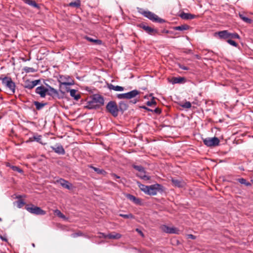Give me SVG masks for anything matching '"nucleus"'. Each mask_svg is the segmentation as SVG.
Here are the masks:
<instances>
[{
    "mask_svg": "<svg viewBox=\"0 0 253 253\" xmlns=\"http://www.w3.org/2000/svg\"><path fill=\"white\" fill-rule=\"evenodd\" d=\"M51 148L55 153L59 155H64L65 151L61 144H56L55 146H51Z\"/></svg>",
    "mask_w": 253,
    "mask_h": 253,
    "instance_id": "obj_14",
    "label": "nucleus"
},
{
    "mask_svg": "<svg viewBox=\"0 0 253 253\" xmlns=\"http://www.w3.org/2000/svg\"><path fill=\"white\" fill-rule=\"evenodd\" d=\"M229 38L231 39H239L240 36L237 33H229Z\"/></svg>",
    "mask_w": 253,
    "mask_h": 253,
    "instance_id": "obj_41",
    "label": "nucleus"
},
{
    "mask_svg": "<svg viewBox=\"0 0 253 253\" xmlns=\"http://www.w3.org/2000/svg\"><path fill=\"white\" fill-rule=\"evenodd\" d=\"M181 106L186 109H189L191 107V104L189 101H186L183 104L181 105Z\"/></svg>",
    "mask_w": 253,
    "mask_h": 253,
    "instance_id": "obj_39",
    "label": "nucleus"
},
{
    "mask_svg": "<svg viewBox=\"0 0 253 253\" xmlns=\"http://www.w3.org/2000/svg\"><path fill=\"white\" fill-rule=\"evenodd\" d=\"M11 169H12V170H13L14 171H18V172L19 173H22L23 172V170L20 169L19 168H18V167H16V166H12L11 167Z\"/></svg>",
    "mask_w": 253,
    "mask_h": 253,
    "instance_id": "obj_46",
    "label": "nucleus"
},
{
    "mask_svg": "<svg viewBox=\"0 0 253 253\" xmlns=\"http://www.w3.org/2000/svg\"><path fill=\"white\" fill-rule=\"evenodd\" d=\"M0 237L2 240L4 241H7V239L5 238H4L2 236H0Z\"/></svg>",
    "mask_w": 253,
    "mask_h": 253,
    "instance_id": "obj_53",
    "label": "nucleus"
},
{
    "mask_svg": "<svg viewBox=\"0 0 253 253\" xmlns=\"http://www.w3.org/2000/svg\"><path fill=\"white\" fill-rule=\"evenodd\" d=\"M108 87L110 90H114L116 91H122L124 90V87L119 85H114L112 84H108Z\"/></svg>",
    "mask_w": 253,
    "mask_h": 253,
    "instance_id": "obj_22",
    "label": "nucleus"
},
{
    "mask_svg": "<svg viewBox=\"0 0 253 253\" xmlns=\"http://www.w3.org/2000/svg\"><path fill=\"white\" fill-rule=\"evenodd\" d=\"M112 176L114 177V178H120V176L117 175L116 174H113L112 175Z\"/></svg>",
    "mask_w": 253,
    "mask_h": 253,
    "instance_id": "obj_52",
    "label": "nucleus"
},
{
    "mask_svg": "<svg viewBox=\"0 0 253 253\" xmlns=\"http://www.w3.org/2000/svg\"><path fill=\"white\" fill-rule=\"evenodd\" d=\"M144 109H147L148 110L151 111V110L147 109L146 107H144Z\"/></svg>",
    "mask_w": 253,
    "mask_h": 253,
    "instance_id": "obj_57",
    "label": "nucleus"
},
{
    "mask_svg": "<svg viewBox=\"0 0 253 253\" xmlns=\"http://www.w3.org/2000/svg\"><path fill=\"white\" fill-rule=\"evenodd\" d=\"M23 70L26 73H30V72L33 73L35 72V69L34 68H31V67H25L23 68Z\"/></svg>",
    "mask_w": 253,
    "mask_h": 253,
    "instance_id": "obj_40",
    "label": "nucleus"
},
{
    "mask_svg": "<svg viewBox=\"0 0 253 253\" xmlns=\"http://www.w3.org/2000/svg\"><path fill=\"white\" fill-rule=\"evenodd\" d=\"M120 216L121 217H124L125 218H132L133 217V215L131 214H120Z\"/></svg>",
    "mask_w": 253,
    "mask_h": 253,
    "instance_id": "obj_48",
    "label": "nucleus"
},
{
    "mask_svg": "<svg viewBox=\"0 0 253 253\" xmlns=\"http://www.w3.org/2000/svg\"><path fill=\"white\" fill-rule=\"evenodd\" d=\"M0 80H1L2 84L9 89L10 93L13 94L15 93V84L10 78L5 77L3 78H0Z\"/></svg>",
    "mask_w": 253,
    "mask_h": 253,
    "instance_id": "obj_2",
    "label": "nucleus"
},
{
    "mask_svg": "<svg viewBox=\"0 0 253 253\" xmlns=\"http://www.w3.org/2000/svg\"><path fill=\"white\" fill-rule=\"evenodd\" d=\"M184 80L185 79L184 78L174 77L172 79L171 82L172 84H180L182 83Z\"/></svg>",
    "mask_w": 253,
    "mask_h": 253,
    "instance_id": "obj_27",
    "label": "nucleus"
},
{
    "mask_svg": "<svg viewBox=\"0 0 253 253\" xmlns=\"http://www.w3.org/2000/svg\"><path fill=\"white\" fill-rule=\"evenodd\" d=\"M140 92L137 90L134 89L126 93V99H130L135 97L139 95Z\"/></svg>",
    "mask_w": 253,
    "mask_h": 253,
    "instance_id": "obj_18",
    "label": "nucleus"
},
{
    "mask_svg": "<svg viewBox=\"0 0 253 253\" xmlns=\"http://www.w3.org/2000/svg\"><path fill=\"white\" fill-rule=\"evenodd\" d=\"M161 229L163 231L169 234H178L179 231V230L176 228L169 227L166 225H162L161 226Z\"/></svg>",
    "mask_w": 253,
    "mask_h": 253,
    "instance_id": "obj_8",
    "label": "nucleus"
},
{
    "mask_svg": "<svg viewBox=\"0 0 253 253\" xmlns=\"http://www.w3.org/2000/svg\"><path fill=\"white\" fill-rule=\"evenodd\" d=\"M23 1L25 3L32 6V7H34L35 8L39 7L38 4L34 0H23Z\"/></svg>",
    "mask_w": 253,
    "mask_h": 253,
    "instance_id": "obj_28",
    "label": "nucleus"
},
{
    "mask_svg": "<svg viewBox=\"0 0 253 253\" xmlns=\"http://www.w3.org/2000/svg\"><path fill=\"white\" fill-rule=\"evenodd\" d=\"M171 181L173 185L175 187H183L185 185V183L179 179L172 178Z\"/></svg>",
    "mask_w": 253,
    "mask_h": 253,
    "instance_id": "obj_15",
    "label": "nucleus"
},
{
    "mask_svg": "<svg viewBox=\"0 0 253 253\" xmlns=\"http://www.w3.org/2000/svg\"><path fill=\"white\" fill-rule=\"evenodd\" d=\"M127 104L123 101H121L119 103V109L121 111H124L127 109Z\"/></svg>",
    "mask_w": 253,
    "mask_h": 253,
    "instance_id": "obj_32",
    "label": "nucleus"
},
{
    "mask_svg": "<svg viewBox=\"0 0 253 253\" xmlns=\"http://www.w3.org/2000/svg\"><path fill=\"white\" fill-rule=\"evenodd\" d=\"M32 246H33V247H35V244H34V243H33V244H32Z\"/></svg>",
    "mask_w": 253,
    "mask_h": 253,
    "instance_id": "obj_56",
    "label": "nucleus"
},
{
    "mask_svg": "<svg viewBox=\"0 0 253 253\" xmlns=\"http://www.w3.org/2000/svg\"><path fill=\"white\" fill-rule=\"evenodd\" d=\"M136 231H137L141 236H143V233L142 232V231L141 230H140L139 229H136Z\"/></svg>",
    "mask_w": 253,
    "mask_h": 253,
    "instance_id": "obj_51",
    "label": "nucleus"
},
{
    "mask_svg": "<svg viewBox=\"0 0 253 253\" xmlns=\"http://www.w3.org/2000/svg\"><path fill=\"white\" fill-rule=\"evenodd\" d=\"M133 167L134 169H135L136 170L139 171V172L141 171H142L144 168L141 166H136V165H133Z\"/></svg>",
    "mask_w": 253,
    "mask_h": 253,
    "instance_id": "obj_44",
    "label": "nucleus"
},
{
    "mask_svg": "<svg viewBox=\"0 0 253 253\" xmlns=\"http://www.w3.org/2000/svg\"><path fill=\"white\" fill-rule=\"evenodd\" d=\"M34 104L36 106V109L37 110L41 109L45 105V104L42 103L38 101H35Z\"/></svg>",
    "mask_w": 253,
    "mask_h": 253,
    "instance_id": "obj_36",
    "label": "nucleus"
},
{
    "mask_svg": "<svg viewBox=\"0 0 253 253\" xmlns=\"http://www.w3.org/2000/svg\"><path fill=\"white\" fill-rule=\"evenodd\" d=\"M1 90V89H0V91Z\"/></svg>",
    "mask_w": 253,
    "mask_h": 253,
    "instance_id": "obj_60",
    "label": "nucleus"
},
{
    "mask_svg": "<svg viewBox=\"0 0 253 253\" xmlns=\"http://www.w3.org/2000/svg\"><path fill=\"white\" fill-rule=\"evenodd\" d=\"M117 97L119 99H126V93L118 94Z\"/></svg>",
    "mask_w": 253,
    "mask_h": 253,
    "instance_id": "obj_42",
    "label": "nucleus"
},
{
    "mask_svg": "<svg viewBox=\"0 0 253 253\" xmlns=\"http://www.w3.org/2000/svg\"><path fill=\"white\" fill-rule=\"evenodd\" d=\"M75 236H75V234H74V235H73V237H75Z\"/></svg>",
    "mask_w": 253,
    "mask_h": 253,
    "instance_id": "obj_58",
    "label": "nucleus"
},
{
    "mask_svg": "<svg viewBox=\"0 0 253 253\" xmlns=\"http://www.w3.org/2000/svg\"><path fill=\"white\" fill-rule=\"evenodd\" d=\"M85 108L88 109H93L97 108V105L95 104L93 100L88 101L86 105L84 106Z\"/></svg>",
    "mask_w": 253,
    "mask_h": 253,
    "instance_id": "obj_24",
    "label": "nucleus"
},
{
    "mask_svg": "<svg viewBox=\"0 0 253 253\" xmlns=\"http://www.w3.org/2000/svg\"><path fill=\"white\" fill-rule=\"evenodd\" d=\"M54 213L60 218H61L64 220L67 219L66 217L59 210H54Z\"/></svg>",
    "mask_w": 253,
    "mask_h": 253,
    "instance_id": "obj_31",
    "label": "nucleus"
},
{
    "mask_svg": "<svg viewBox=\"0 0 253 253\" xmlns=\"http://www.w3.org/2000/svg\"><path fill=\"white\" fill-rule=\"evenodd\" d=\"M147 105L149 106H153V105H155L156 104V101L154 100V98H153V99L150 100V101H148L146 103Z\"/></svg>",
    "mask_w": 253,
    "mask_h": 253,
    "instance_id": "obj_43",
    "label": "nucleus"
},
{
    "mask_svg": "<svg viewBox=\"0 0 253 253\" xmlns=\"http://www.w3.org/2000/svg\"><path fill=\"white\" fill-rule=\"evenodd\" d=\"M26 210L31 213L37 215H44L46 212L40 207L33 205H27L25 207Z\"/></svg>",
    "mask_w": 253,
    "mask_h": 253,
    "instance_id": "obj_5",
    "label": "nucleus"
},
{
    "mask_svg": "<svg viewBox=\"0 0 253 253\" xmlns=\"http://www.w3.org/2000/svg\"><path fill=\"white\" fill-rule=\"evenodd\" d=\"M220 39H227L229 38V32L227 30L221 31L216 33Z\"/></svg>",
    "mask_w": 253,
    "mask_h": 253,
    "instance_id": "obj_19",
    "label": "nucleus"
},
{
    "mask_svg": "<svg viewBox=\"0 0 253 253\" xmlns=\"http://www.w3.org/2000/svg\"><path fill=\"white\" fill-rule=\"evenodd\" d=\"M90 168L92 169L95 171H96L98 174H104L105 173V171L103 169H100L93 166H91Z\"/></svg>",
    "mask_w": 253,
    "mask_h": 253,
    "instance_id": "obj_35",
    "label": "nucleus"
},
{
    "mask_svg": "<svg viewBox=\"0 0 253 253\" xmlns=\"http://www.w3.org/2000/svg\"><path fill=\"white\" fill-rule=\"evenodd\" d=\"M155 112L156 113H160L161 110L159 108H156L154 110Z\"/></svg>",
    "mask_w": 253,
    "mask_h": 253,
    "instance_id": "obj_50",
    "label": "nucleus"
},
{
    "mask_svg": "<svg viewBox=\"0 0 253 253\" xmlns=\"http://www.w3.org/2000/svg\"><path fill=\"white\" fill-rule=\"evenodd\" d=\"M93 101L95 103H99L100 105H103L104 103V100L102 96L98 94H95L92 97Z\"/></svg>",
    "mask_w": 253,
    "mask_h": 253,
    "instance_id": "obj_16",
    "label": "nucleus"
},
{
    "mask_svg": "<svg viewBox=\"0 0 253 253\" xmlns=\"http://www.w3.org/2000/svg\"><path fill=\"white\" fill-rule=\"evenodd\" d=\"M56 182L60 184L63 187L68 190H70L72 188V184L64 179L60 178L57 180Z\"/></svg>",
    "mask_w": 253,
    "mask_h": 253,
    "instance_id": "obj_12",
    "label": "nucleus"
},
{
    "mask_svg": "<svg viewBox=\"0 0 253 253\" xmlns=\"http://www.w3.org/2000/svg\"><path fill=\"white\" fill-rule=\"evenodd\" d=\"M86 39L90 42H95L97 44H100L101 43V41L100 40H95L90 37H86Z\"/></svg>",
    "mask_w": 253,
    "mask_h": 253,
    "instance_id": "obj_37",
    "label": "nucleus"
},
{
    "mask_svg": "<svg viewBox=\"0 0 253 253\" xmlns=\"http://www.w3.org/2000/svg\"><path fill=\"white\" fill-rule=\"evenodd\" d=\"M227 42L230 45L234 46L235 47H236L238 45L237 43L235 41L231 40L230 39H228L227 41Z\"/></svg>",
    "mask_w": 253,
    "mask_h": 253,
    "instance_id": "obj_45",
    "label": "nucleus"
},
{
    "mask_svg": "<svg viewBox=\"0 0 253 253\" xmlns=\"http://www.w3.org/2000/svg\"><path fill=\"white\" fill-rule=\"evenodd\" d=\"M189 28V26L187 25L184 24L181 25L180 26L174 27L173 29L177 31H184L188 29Z\"/></svg>",
    "mask_w": 253,
    "mask_h": 253,
    "instance_id": "obj_25",
    "label": "nucleus"
},
{
    "mask_svg": "<svg viewBox=\"0 0 253 253\" xmlns=\"http://www.w3.org/2000/svg\"><path fill=\"white\" fill-rule=\"evenodd\" d=\"M138 12L144 17L147 18L153 22L159 23H163L165 22V20L164 19L159 17V16L149 10H145L142 8H139Z\"/></svg>",
    "mask_w": 253,
    "mask_h": 253,
    "instance_id": "obj_1",
    "label": "nucleus"
},
{
    "mask_svg": "<svg viewBox=\"0 0 253 253\" xmlns=\"http://www.w3.org/2000/svg\"><path fill=\"white\" fill-rule=\"evenodd\" d=\"M122 235L119 233L113 232L104 235L105 238L118 239L121 237Z\"/></svg>",
    "mask_w": 253,
    "mask_h": 253,
    "instance_id": "obj_21",
    "label": "nucleus"
},
{
    "mask_svg": "<svg viewBox=\"0 0 253 253\" xmlns=\"http://www.w3.org/2000/svg\"><path fill=\"white\" fill-rule=\"evenodd\" d=\"M60 78L61 80L59 81L60 85H64L66 86L73 85L74 84V81L69 76L67 77L61 76Z\"/></svg>",
    "mask_w": 253,
    "mask_h": 253,
    "instance_id": "obj_7",
    "label": "nucleus"
},
{
    "mask_svg": "<svg viewBox=\"0 0 253 253\" xmlns=\"http://www.w3.org/2000/svg\"><path fill=\"white\" fill-rule=\"evenodd\" d=\"M239 17L245 22L247 23H251L252 22V20L247 17L243 13H239Z\"/></svg>",
    "mask_w": 253,
    "mask_h": 253,
    "instance_id": "obj_30",
    "label": "nucleus"
},
{
    "mask_svg": "<svg viewBox=\"0 0 253 253\" xmlns=\"http://www.w3.org/2000/svg\"><path fill=\"white\" fill-rule=\"evenodd\" d=\"M126 197L130 201H132L134 203L139 205L141 203V201L139 199L136 198L134 196L130 195V194H127L126 195Z\"/></svg>",
    "mask_w": 253,
    "mask_h": 253,
    "instance_id": "obj_23",
    "label": "nucleus"
},
{
    "mask_svg": "<svg viewBox=\"0 0 253 253\" xmlns=\"http://www.w3.org/2000/svg\"><path fill=\"white\" fill-rule=\"evenodd\" d=\"M47 91H48L47 87L43 86H38L36 89V92L39 94L42 98L45 97L47 94Z\"/></svg>",
    "mask_w": 253,
    "mask_h": 253,
    "instance_id": "obj_11",
    "label": "nucleus"
},
{
    "mask_svg": "<svg viewBox=\"0 0 253 253\" xmlns=\"http://www.w3.org/2000/svg\"><path fill=\"white\" fill-rule=\"evenodd\" d=\"M17 207L19 208H21L25 205V203L22 200H19L18 201H17Z\"/></svg>",
    "mask_w": 253,
    "mask_h": 253,
    "instance_id": "obj_47",
    "label": "nucleus"
},
{
    "mask_svg": "<svg viewBox=\"0 0 253 253\" xmlns=\"http://www.w3.org/2000/svg\"><path fill=\"white\" fill-rule=\"evenodd\" d=\"M67 92H70V96L75 100L78 101L81 98V95L78 93V91L74 89H66Z\"/></svg>",
    "mask_w": 253,
    "mask_h": 253,
    "instance_id": "obj_13",
    "label": "nucleus"
},
{
    "mask_svg": "<svg viewBox=\"0 0 253 253\" xmlns=\"http://www.w3.org/2000/svg\"><path fill=\"white\" fill-rule=\"evenodd\" d=\"M81 5L80 0H76L75 1L71 2L69 5L75 7H79Z\"/></svg>",
    "mask_w": 253,
    "mask_h": 253,
    "instance_id": "obj_33",
    "label": "nucleus"
},
{
    "mask_svg": "<svg viewBox=\"0 0 253 253\" xmlns=\"http://www.w3.org/2000/svg\"><path fill=\"white\" fill-rule=\"evenodd\" d=\"M48 91H47V94L50 96L54 97H58L59 95V93L57 90L54 89V88L51 87L50 86H48L47 88Z\"/></svg>",
    "mask_w": 253,
    "mask_h": 253,
    "instance_id": "obj_17",
    "label": "nucleus"
},
{
    "mask_svg": "<svg viewBox=\"0 0 253 253\" xmlns=\"http://www.w3.org/2000/svg\"><path fill=\"white\" fill-rule=\"evenodd\" d=\"M179 67H180L181 69H183V70H187L188 69V68L187 67L184 66H183V65H179Z\"/></svg>",
    "mask_w": 253,
    "mask_h": 253,
    "instance_id": "obj_49",
    "label": "nucleus"
},
{
    "mask_svg": "<svg viewBox=\"0 0 253 253\" xmlns=\"http://www.w3.org/2000/svg\"><path fill=\"white\" fill-rule=\"evenodd\" d=\"M137 175L140 178L144 179V180H149L150 177L147 176L145 174V171L144 170V169L141 171L139 172V173L137 174Z\"/></svg>",
    "mask_w": 253,
    "mask_h": 253,
    "instance_id": "obj_26",
    "label": "nucleus"
},
{
    "mask_svg": "<svg viewBox=\"0 0 253 253\" xmlns=\"http://www.w3.org/2000/svg\"><path fill=\"white\" fill-rule=\"evenodd\" d=\"M139 27L142 28L146 32L150 35H155L158 33V31L156 29H153L151 27L145 25L143 24L139 25Z\"/></svg>",
    "mask_w": 253,
    "mask_h": 253,
    "instance_id": "obj_10",
    "label": "nucleus"
},
{
    "mask_svg": "<svg viewBox=\"0 0 253 253\" xmlns=\"http://www.w3.org/2000/svg\"><path fill=\"white\" fill-rule=\"evenodd\" d=\"M163 191V186L159 184H155L148 186L147 194L156 195L159 191Z\"/></svg>",
    "mask_w": 253,
    "mask_h": 253,
    "instance_id": "obj_6",
    "label": "nucleus"
},
{
    "mask_svg": "<svg viewBox=\"0 0 253 253\" xmlns=\"http://www.w3.org/2000/svg\"><path fill=\"white\" fill-rule=\"evenodd\" d=\"M238 180L241 184H245L247 186L251 185L250 183L247 182L246 180L244 178H239Z\"/></svg>",
    "mask_w": 253,
    "mask_h": 253,
    "instance_id": "obj_38",
    "label": "nucleus"
},
{
    "mask_svg": "<svg viewBox=\"0 0 253 253\" xmlns=\"http://www.w3.org/2000/svg\"><path fill=\"white\" fill-rule=\"evenodd\" d=\"M203 141L205 145L210 147L217 146L220 143L219 139L216 137L203 138Z\"/></svg>",
    "mask_w": 253,
    "mask_h": 253,
    "instance_id": "obj_3",
    "label": "nucleus"
},
{
    "mask_svg": "<svg viewBox=\"0 0 253 253\" xmlns=\"http://www.w3.org/2000/svg\"><path fill=\"white\" fill-rule=\"evenodd\" d=\"M189 236L192 238V239H194V236L193 235H189Z\"/></svg>",
    "mask_w": 253,
    "mask_h": 253,
    "instance_id": "obj_54",
    "label": "nucleus"
},
{
    "mask_svg": "<svg viewBox=\"0 0 253 253\" xmlns=\"http://www.w3.org/2000/svg\"><path fill=\"white\" fill-rule=\"evenodd\" d=\"M180 17L183 19H192L197 17L196 15L188 13L182 12Z\"/></svg>",
    "mask_w": 253,
    "mask_h": 253,
    "instance_id": "obj_20",
    "label": "nucleus"
},
{
    "mask_svg": "<svg viewBox=\"0 0 253 253\" xmlns=\"http://www.w3.org/2000/svg\"><path fill=\"white\" fill-rule=\"evenodd\" d=\"M138 186L140 188V189L142 191H143L144 193H145L146 194L147 192V190H148V186H146V185L140 184L139 183H138Z\"/></svg>",
    "mask_w": 253,
    "mask_h": 253,
    "instance_id": "obj_34",
    "label": "nucleus"
},
{
    "mask_svg": "<svg viewBox=\"0 0 253 253\" xmlns=\"http://www.w3.org/2000/svg\"><path fill=\"white\" fill-rule=\"evenodd\" d=\"M107 110L114 117L118 115L119 108L116 103L114 101H110L106 105Z\"/></svg>",
    "mask_w": 253,
    "mask_h": 253,
    "instance_id": "obj_4",
    "label": "nucleus"
},
{
    "mask_svg": "<svg viewBox=\"0 0 253 253\" xmlns=\"http://www.w3.org/2000/svg\"><path fill=\"white\" fill-rule=\"evenodd\" d=\"M42 136L40 135H35L33 137L30 138V140L31 141H36L41 144H42Z\"/></svg>",
    "mask_w": 253,
    "mask_h": 253,
    "instance_id": "obj_29",
    "label": "nucleus"
},
{
    "mask_svg": "<svg viewBox=\"0 0 253 253\" xmlns=\"http://www.w3.org/2000/svg\"><path fill=\"white\" fill-rule=\"evenodd\" d=\"M252 182L253 183V179L252 180Z\"/></svg>",
    "mask_w": 253,
    "mask_h": 253,
    "instance_id": "obj_59",
    "label": "nucleus"
},
{
    "mask_svg": "<svg viewBox=\"0 0 253 253\" xmlns=\"http://www.w3.org/2000/svg\"><path fill=\"white\" fill-rule=\"evenodd\" d=\"M134 100V101L133 102V103L135 104L138 101V99H135Z\"/></svg>",
    "mask_w": 253,
    "mask_h": 253,
    "instance_id": "obj_55",
    "label": "nucleus"
},
{
    "mask_svg": "<svg viewBox=\"0 0 253 253\" xmlns=\"http://www.w3.org/2000/svg\"><path fill=\"white\" fill-rule=\"evenodd\" d=\"M40 83V80H36L32 81L27 80L25 83L24 87L29 89L33 88Z\"/></svg>",
    "mask_w": 253,
    "mask_h": 253,
    "instance_id": "obj_9",
    "label": "nucleus"
}]
</instances>
